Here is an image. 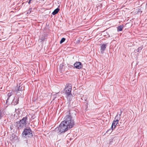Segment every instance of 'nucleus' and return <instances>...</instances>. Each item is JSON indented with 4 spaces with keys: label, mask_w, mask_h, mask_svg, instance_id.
I'll list each match as a JSON object with an SVG mask.
<instances>
[{
    "label": "nucleus",
    "mask_w": 147,
    "mask_h": 147,
    "mask_svg": "<svg viewBox=\"0 0 147 147\" xmlns=\"http://www.w3.org/2000/svg\"><path fill=\"white\" fill-rule=\"evenodd\" d=\"M76 116V112L75 111H69V115L65 117L64 120L61 122L59 127L55 129V131L58 134H60L72 128L75 124L74 120Z\"/></svg>",
    "instance_id": "nucleus-1"
},
{
    "label": "nucleus",
    "mask_w": 147,
    "mask_h": 147,
    "mask_svg": "<svg viewBox=\"0 0 147 147\" xmlns=\"http://www.w3.org/2000/svg\"><path fill=\"white\" fill-rule=\"evenodd\" d=\"M28 117L26 116L23 117L22 119L20 121L16 122L17 128L19 129H22L26 127L27 123Z\"/></svg>",
    "instance_id": "nucleus-2"
},
{
    "label": "nucleus",
    "mask_w": 147,
    "mask_h": 147,
    "mask_svg": "<svg viewBox=\"0 0 147 147\" xmlns=\"http://www.w3.org/2000/svg\"><path fill=\"white\" fill-rule=\"evenodd\" d=\"M22 134L23 136L26 138H30L33 136L32 131L30 128L25 129L22 133Z\"/></svg>",
    "instance_id": "nucleus-3"
},
{
    "label": "nucleus",
    "mask_w": 147,
    "mask_h": 147,
    "mask_svg": "<svg viewBox=\"0 0 147 147\" xmlns=\"http://www.w3.org/2000/svg\"><path fill=\"white\" fill-rule=\"evenodd\" d=\"M24 90V87L21 84L20 85V84L19 86L18 87L17 90H16V95L17 96H20V94H21L22 92V91Z\"/></svg>",
    "instance_id": "nucleus-4"
},
{
    "label": "nucleus",
    "mask_w": 147,
    "mask_h": 147,
    "mask_svg": "<svg viewBox=\"0 0 147 147\" xmlns=\"http://www.w3.org/2000/svg\"><path fill=\"white\" fill-rule=\"evenodd\" d=\"M65 91L66 95H69L71 94V87L70 86H67L65 88Z\"/></svg>",
    "instance_id": "nucleus-5"
},
{
    "label": "nucleus",
    "mask_w": 147,
    "mask_h": 147,
    "mask_svg": "<svg viewBox=\"0 0 147 147\" xmlns=\"http://www.w3.org/2000/svg\"><path fill=\"white\" fill-rule=\"evenodd\" d=\"M74 67L77 69H80L83 67L81 63L79 62H76L74 64Z\"/></svg>",
    "instance_id": "nucleus-6"
},
{
    "label": "nucleus",
    "mask_w": 147,
    "mask_h": 147,
    "mask_svg": "<svg viewBox=\"0 0 147 147\" xmlns=\"http://www.w3.org/2000/svg\"><path fill=\"white\" fill-rule=\"evenodd\" d=\"M19 97H14L12 102V104L13 105H16L18 103Z\"/></svg>",
    "instance_id": "nucleus-7"
},
{
    "label": "nucleus",
    "mask_w": 147,
    "mask_h": 147,
    "mask_svg": "<svg viewBox=\"0 0 147 147\" xmlns=\"http://www.w3.org/2000/svg\"><path fill=\"white\" fill-rule=\"evenodd\" d=\"M119 121L115 120L113 122L112 126L111 127L112 129V131L115 129V128L116 125L118 123Z\"/></svg>",
    "instance_id": "nucleus-8"
},
{
    "label": "nucleus",
    "mask_w": 147,
    "mask_h": 147,
    "mask_svg": "<svg viewBox=\"0 0 147 147\" xmlns=\"http://www.w3.org/2000/svg\"><path fill=\"white\" fill-rule=\"evenodd\" d=\"M65 70V67L63 64H61L60 65L59 71L61 73L63 72Z\"/></svg>",
    "instance_id": "nucleus-9"
},
{
    "label": "nucleus",
    "mask_w": 147,
    "mask_h": 147,
    "mask_svg": "<svg viewBox=\"0 0 147 147\" xmlns=\"http://www.w3.org/2000/svg\"><path fill=\"white\" fill-rule=\"evenodd\" d=\"M107 45V44H103L101 46L100 51L101 53H103V52L105 50Z\"/></svg>",
    "instance_id": "nucleus-10"
},
{
    "label": "nucleus",
    "mask_w": 147,
    "mask_h": 147,
    "mask_svg": "<svg viewBox=\"0 0 147 147\" xmlns=\"http://www.w3.org/2000/svg\"><path fill=\"white\" fill-rule=\"evenodd\" d=\"M121 111L120 114H119V115H117L115 118V119L118 121H119V120L120 119L121 117Z\"/></svg>",
    "instance_id": "nucleus-11"
},
{
    "label": "nucleus",
    "mask_w": 147,
    "mask_h": 147,
    "mask_svg": "<svg viewBox=\"0 0 147 147\" xmlns=\"http://www.w3.org/2000/svg\"><path fill=\"white\" fill-rule=\"evenodd\" d=\"M13 94V92L12 90H10L9 93L7 94L8 98L7 100V102H8L9 100V97Z\"/></svg>",
    "instance_id": "nucleus-12"
},
{
    "label": "nucleus",
    "mask_w": 147,
    "mask_h": 147,
    "mask_svg": "<svg viewBox=\"0 0 147 147\" xmlns=\"http://www.w3.org/2000/svg\"><path fill=\"white\" fill-rule=\"evenodd\" d=\"M67 99L69 101H71L72 98V95L71 94H69V95H66Z\"/></svg>",
    "instance_id": "nucleus-13"
},
{
    "label": "nucleus",
    "mask_w": 147,
    "mask_h": 147,
    "mask_svg": "<svg viewBox=\"0 0 147 147\" xmlns=\"http://www.w3.org/2000/svg\"><path fill=\"white\" fill-rule=\"evenodd\" d=\"M59 8H57L56 9H55L52 12V14L53 15H55L57 13L59 12Z\"/></svg>",
    "instance_id": "nucleus-14"
},
{
    "label": "nucleus",
    "mask_w": 147,
    "mask_h": 147,
    "mask_svg": "<svg viewBox=\"0 0 147 147\" xmlns=\"http://www.w3.org/2000/svg\"><path fill=\"white\" fill-rule=\"evenodd\" d=\"M123 27L122 26H119L117 28V31H121L122 30Z\"/></svg>",
    "instance_id": "nucleus-15"
},
{
    "label": "nucleus",
    "mask_w": 147,
    "mask_h": 147,
    "mask_svg": "<svg viewBox=\"0 0 147 147\" xmlns=\"http://www.w3.org/2000/svg\"><path fill=\"white\" fill-rule=\"evenodd\" d=\"M5 115V114L3 112L1 111L0 110V119H1Z\"/></svg>",
    "instance_id": "nucleus-16"
},
{
    "label": "nucleus",
    "mask_w": 147,
    "mask_h": 147,
    "mask_svg": "<svg viewBox=\"0 0 147 147\" xmlns=\"http://www.w3.org/2000/svg\"><path fill=\"white\" fill-rule=\"evenodd\" d=\"M65 39L64 38H62L61 39V41H60V43L62 44V43H63V42H64V41L65 40Z\"/></svg>",
    "instance_id": "nucleus-17"
},
{
    "label": "nucleus",
    "mask_w": 147,
    "mask_h": 147,
    "mask_svg": "<svg viewBox=\"0 0 147 147\" xmlns=\"http://www.w3.org/2000/svg\"><path fill=\"white\" fill-rule=\"evenodd\" d=\"M142 47H139L136 50V51L137 52H139L142 49Z\"/></svg>",
    "instance_id": "nucleus-18"
},
{
    "label": "nucleus",
    "mask_w": 147,
    "mask_h": 147,
    "mask_svg": "<svg viewBox=\"0 0 147 147\" xmlns=\"http://www.w3.org/2000/svg\"><path fill=\"white\" fill-rule=\"evenodd\" d=\"M45 37L44 36H42L41 37H40L39 38V40H41V41H43L44 40Z\"/></svg>",
    "instance_id": "nucleus-19"
},
{
    "label": "nucleus",
    "mask_w": 147,
    "mask_h": 147,
    "mask_svg": "<svg viewBox=\"0 0 147 147\" xmlns=\"http://www.w3.org/2000/svg\"><path fill=\"white\" fill-rule=\"evenodd\" d=\"M31 9H29L28 11L27 12V14H30L31 12Z\"/></svg>",
    "instance_id": "nucleus-20"
},
{
    "label": "nucleus",
    "mask_w": 147,
    "mask_h": 147,
    "mask_svg": "<svg viewBox=\"0 0 147 147\" xmlns=\"http://www.w3.org/2000/svg\"><path fill=\"white\" fill-rule=\"evenodd\" d=\"M31 0H29V1H28V3L29 4L30 3V2H31Z\"/></svg>",
    "instance_id": "nucleus-21"
},
{
    "label": "nucleus",
    "mask_w": 147,
    "mask_h": 147,
    "mask_svg": "<svg viewBox=\"0 0 147 147\" xmlns=\"http://www.w3.org/2000/svg\"><path fill=\"white\" fill-rule=\"evenodd\" d=\"M109 130H110V129H109V130H108L107 131H106V132H107V131H109Z\"/></svg>",
    "instance_id": "nucleus-22"
}]
</instances>
